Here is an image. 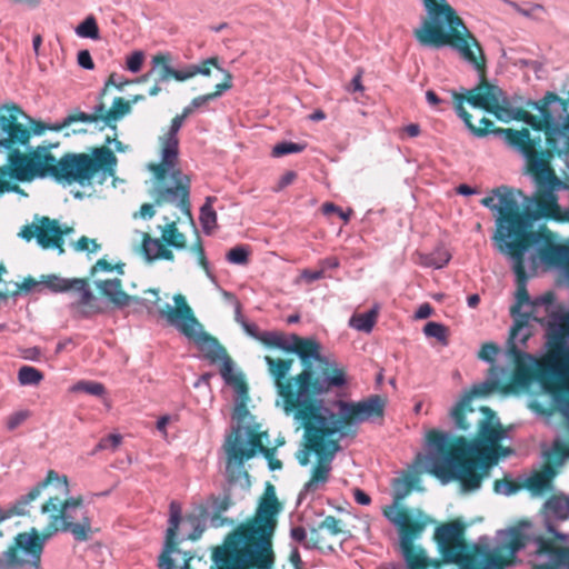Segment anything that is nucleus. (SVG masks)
<instances>
[{
  "instance_id": "nucleus-1",
  "label": "nucleus",
  "mask_w": 569,
  "mask_h": 569,
  "mask_svg": "<svg viewBox=\"0 0 569 569\" xmlns=\"http://www.w3.org/2000/svg\"><path fill=\"white\" fill-rule=\"evenodd\" d=\"M565 110L561 103L552 116L547 113L537 122L542 126L545 147L541 133L532 134L528 128L505 131L513 149L526 158L527 171L537 190L527 197L521 190L500 186L488 197H495V203L500 204L502 190L513 192L520 210L531 214L533 228L539 217L569 222V182L561 181L551 167L555 156L569 154V114H562Z\"/></svg>"
},
{
  "instance_id": "nucleus-2",
  "label": "nucleus",
  "mask_w": 569,
  "mask_h": 569,
  "mask_svg": "<svg viewBox=\"0 0 569 569\" xmlns=\"http://www.w3.org/2000/svg\"><path fill=\"white\" fill-rule=\"evenodd\" d=\"M427 47L453 48L456 52L468 63L472 64L479 73L480 81L477 86L469 89L466 94L452 93L457 116H459L468 130L476 137H485L489 133L500 134L503 137L507 144L513 148L505 132V130L509 128L495 127L492 121L487 117L481 118L480 126H475L472 116L466 111L465 102H468L475 108L486 110L502 122H510L511 119L525 122L532 128V134L542 133L543 126L537 124V122H541V119H543L547 113L552 116L557 109H561V102L552 91L546 92L538 101L530 100L526 102L527 107L538 111L537 116L526 111L525 108L511 107L505 98L502 89L499 86L488 82L487 59L483 53V48L473 32L469 30L462 18H459L458 22L447 28L443 33L439 34L437 40H432Z\"/></svg>"
},
{
  "instance_id": "nucleus-3",
  "label": "nucleus",
  "mask_w": 569,
  "mask_h": 569,
  "mask_svg": "<svg viewBox=\"0 0 569 569\" xmlns=\"http://www.w3.org/2000/svg\"><path fill=\"white\" fill-rule=\"evenodd\" d=\"M286 352L297 353L302 365L301 372L287 378L292 369L293 359H274L266 356L264 362L273 379L283 410L292 415L300 427H323L325 418L320 416L321 400L318 395L342 388L347 382L346 369L336 358L321 353V343L311 338H301L297 333L281 332Z\"/></svg>"
},
{
  "instance_id": "nucleus-4",
  "label": "nucleus",
  "mask_w": 569,
  "mask_h": 569,
  "mask_svg": "<svg viewBox=\"0 0 569 569\" xmlns=\"http://www.w3.org/2000/svg\"><path fill=\"white\" fill-rule=\"evenodd\" d=\"M508 430L479 429L473 439L450 438L437 429L430 430L427 440L436 456L431 459L429 473L441 480H458L468 491L479 489L491 467L512 452L501 445Z\"/></svg>"
},
{
  "instance_id": "nucleus-5",
  "label": "nucleus",
  "mask_w": 569,
  "mask_h": 569,
  "mask_svg": "<svg viewBox=\"0 0 569 569\" xmlns=\"http://www.w3.org/2000/svg\"><path fill=\"white\" fill-rule=\"evenodd\" d=\"M500 203H495V197H483L481 204L496 212V230L492 240L498 250L510 257L517 278V301L510 308L512 317L520 315L523 305L530 301L527 291L528 276L526 273V251L543 240V232L535 231L531 214L521 211L515 193L502 190Z\"/></svg>"
},
{
  "instance_id": "nucleus-6",
  "label": "nucleus",
  "mask_w": 569,
  "mask_h": 569,
  "mask_svg": "<svg viewBox=\"0 0 569 569\" xmlns=\"http://www.w3.org/2000/svg\"><path fill=\"white\" fill-rule=\"evenodd\" d=\"M112 142L107 137L104 146L91 147L89 152H66L57 158L52 149L59 142L43 141L36 147L28 148V157H31L29 170L23 173L22 182H32L36 178L51 177L57 182L91 184L94 177H100V182L113 177L117 172L118 157L110 150Z\"/></svg>"
},
{
  "instance_id": "nucleus-7",
  "label": "nucleus",
  "mask_w": 569,
  "mask_h": 569,
  "mask_svg": "<svg viewBox=\"0 0 569 569\" xmlns=\"http://www.w3.org/2000/svg\"><path fill=\"white\" fill-rule=\"evenodd\" d=\"M283 505L276 495L272 483L264 485V491L258 500L256 512L246 522L240 523L214 550L230 556L242 567L272 569L274 566L273 537L278 515Z\"/></svg>"
},
{
  "instance_id": "nucleus-8",
  "label": "nucleus",
  "mask_w": 569,
  "mask_h": 569,
  "mask_svg": "<svg viewBox=\"0 0 569 569\" xmlns=\"http://www.w3.org/2000/svg\"><path fill=\"white\" fill-rule=\"evenodd\" d=\"M183 122L180 114L172 118L168 129L159 136L160 161L147 167L152 174L153 204H174L192 222L190 178L179 167V129Z\"/></svg>"
},
{
  "instance_id": "nucleus-9",
  "label": "nucleus",
  "mask_w": 569,
  "mask_h": 569,
  "mask_svg": "<svg viewBox=\"0 0 569 569\" xmlns=\"http://www.w3.org/2000/svg\"><path fill=\"white\" fill-rule=\"evenodd\" d=\"M27 114L20 106L6 103L0 106V153L6 162L0 166V194L6 192L23 193L19 184L23 173L29 170L32 157H28L31 131L23 121Z\"/></svg>"
},
{
  "instance_id": "nucleus-10",
  "label": "nucleus",
  "mask_w": 569,
  "mask_h": 569,
  "mask_svg": "<svg viewBox=\"0 0 569 569\" xmlns=\"http://www.w3.org/2000/svg\"><path fill=\"white\" fill-rule=\"evenodd\" d=\"M521 326L522 323L519 322L509 331L507 351L513 362L510 381L501 382L500 379H487L481 382L478 389L473 390L475 392L492 393L493 391H500L508 395L528 388L535 380L539 381L542 388L550 392L568 391L567 381L562 378L561 372L542 373L540 370L542 357L536 359L531 353L517 347L516 339L519 332H521Z\"/></svg>"
},
{
  "instance_id": "nucleus-11",
  "label": "nucleus",
  "mask_w": 569,
  "mask_h": 569,
  "mask_svg": "<svg viewBox=\"0 0 569 569\" xmlns=\"http://www.w3.org/2000/svg\"><path fill=\"white\" fill-rule=\"evenodd\" d=\"M300 448L296 451V459L301 467L310 465L311 457H316L310 478L305 483L301 493L310 495L327 485L332 469V460L340 450L343 438H355L357 429H303Z\"/></svg>"
},
{
  "instance_id": "nucleus-12",
  "label": "nucleus",
  "mask_w": 569,
  "mask_h": 569,
  "mask_svg": "<svg viewBox=\"0 0 569 569\" xmlns=\"http://www.w3.org/2000/svg\"><path fill=\"white\" fill-rule=\"evenodd\" d=\"M200 323L198 322L197 328ZM199 343L200 350L204 353L207 360L211 363L220 362V373L224 381L232 386L233 389L241 397L232 410L231 420L234 427H260V422L248 410V385L240 373L233 372V361L224 347L214 337L209 336L207 332L198 333L192 338Z\"/></svg>"
},
{
  "instance_id": "nucleus-13",
  "label": "nucleus",
  "mask_w": 569,
  "mask_h": 569,
  "mask_svg": "<svg viewBox=\"0 0 569 569\" xmlns=\"http://www.w3.org/2000/svg\"><path fill=\"white\" fill-rule=\"evenodd\" d=\"M40 512L48 516V528L51 537L58 532H70L80 541L88 540L92 533V522L83 508L82 497L49 495L40 506Z\"/></svg>"
},
{
  "instance_id": "nucleus-14",
  "label": "nucleus",
  "mask_w": 569,
  "mask_h": 569,
  "mask_svg": "<svg viewBox=\"0 0 569 569\" xmlns=\"http://www.w3.org/2000/svg\"><path fill=\"white\" fill-rule=\"evenodd\" d=\"M382 513L399 529L400 546L409 569H428L429 567L439 568L442 566V561H431L421 547L415 546V539L421 536L429 519H415L410 509L405 507L387 506Z\"/></svg>"
},
{
  "instance_id": "nucleus-15",
  "label": "nucleus",
  "mask_w": 569,
  "mask_h": 569,
  "mask_svg": "<svg viewBox=\"0 0 569 569\" xmlns=\"http://www.w3.org/2000/svg\"><path fill=\"white\" fill-rule=\"evenodd\" d=\"M465 532L466 527L459 520L437 527L435 539L443 562L455 563L460 569H481L482 547L467 543Z\"/></svg>"
},
{
  "instance_id": "nucleus-16",
  "label": "nucleus",
  "mask_w": 569,
  "mask_h": 569,
  "mask_svg": "<svg viewBox=\"0 0 569 569\" xmlns=\"http://www.w3.org/2000/svg\"><path fill=\"white\" fill-rule=\"evenodd\" d=\"M338 412L333 413L321 400L320 416L325 418L323 427H352L362 422H376L382 419L387 407V398L372 393L359 401L337 400Z\"/></svg>"
},
{
  "instance_id": "nucleus-17",
  "label": "nucleus",
  "mask_w": 569,
  "mask_h": 569,
  "mask_svg": "<svg viewBox=\"0 0 569 569\" xmlns=\"http://www.w3.org/2000/svg\"><path fill=\"white\" fill-rule=\"evenodd\" d=\"M131 300L143 305L150 312H159L160 318L166 319L170 325L176 326L184 337H196L198 320L193 310L188 305L184 295H174L173 307H171L169 302H161L160 292L157 289L144 290L142 298L132 297Z\"/></svg>"
},
{
  "instance_id": "nucleus-18",
  "label": "nucleus",
  "mask_w": 569,
  "mask_h": 569,
  "mask_svg": "<svg viewBox=\"0 0 569 569\" xmlns=\"http://www.w3.org/2000/svg\"><path fill=\"white\" fill-rule=\"evenodd\" d=\"M50 538L48 526L41 532L37 528H31L28 532L18 533L4 552L8 563L12 569L23 567L39 569L44 545Z\"/></svg>"
},
{
  "instance_id": "nucleus-19",
  "label": "nucleus",
  "mask_w": 569,
  "mask_h": 569,
  "mask_svg": "<svg viewBox=\"0 0 569 569\" xmlns=\"http://www.w3.org/2000/svg\"><path fill=\"white\" fill-rule=\"evenodd\" d=\"M427 17L420 28L413 30V36L422 47L437 40L447 28L459 21L457 10L447 0H422Z\"/></svg>"
},
{
  "instance_id": "nucleus-20",
  "label": "nucleus",
  "mask_w": 569,
  "mask_h": 569,
  "mask_svg": "<svg viewBox=\"0 0 569 569\" xmlns=\"http://www.w3.org/2000/svg\"><path fill=\"white\" fill-rule=\"evenodd\" d=\"M569 335V313L560 318L558 329H552L546 342L540 370L542 373L560 372L567 381L569 392V348L566 338Z\"/></svg>"
},
{
  "instance_id": "nucleus-21",
  "label": "nucleus",
  "mask_w": 569,
  "mask_h": 569,
  "mask_svg": "<svg viewBox=\"0 0 569 569\" xmlns=\"http://www.w3.org/2000/svg\"><path fill=\"white\" fill-rule=\"evenodd\" d=\"M481 386H473L461 400L451 409L450 416L456 422V427H503L496 411L488 407H473V397H487L488 393L475 392Z\"/></svg>"
},
{
  "instance_id": "nucleus-22",
  "label": "nucleus",
  "mask_w": 569,
  "mask_h": 569,
  "mask_svg": "<svg viewBox=\"0 0 569 569\" xmlns=\"http://www.w3.org/2000/svg\"><path fill=\"white\" fill-rule=\"evenodd\" d=\"M170 53H158L152 56L151 64L153 69L158 68V81H169L176 79L186 81L197 76H211L212 68L221 69L218 57H210L197 64H189L183 69H174L170 66Z\"/></svg>"
},
{
  "instance_id": "nucleus-23",
  "label": "nucleus",
  "mask_w": 569,
  "mask_h": 569,
  "mask_svg": "<svg viewBox=\"0 0 569 569\" xmlns=\"http://www.w3.org/2000/svg\"><path fill=\"white\" fill-rule=\"evenodd\" d=\"M36 222L24 224L19 236L24 241L36 239L43 250H57L59 254L66 252V240L61 239L60 223L58 220L50 219L49 216H36Z\"/></svg>"
},
{
  "instance_id": "nucleus-24",
  "label": "nucleus",
  "mask_w": 569,
  "mask_h": 569,
  "mask_svg": "<svg viewBox=\"0 0 569 569\" xmlns=\"http://www.w3.org/2000/svg\"><path fill=\"white\" fill-rule=\"evenodd\" d=\"M561 460L551 445L542 452V466L523 480V488L533 496L552 490L553 479L561 471Z\"/></svg>"
},
{
  "instance_id": "nucleus-25",
  "label": "nucleus",
  "mask_w": 569,
  "mask_h": 569,
  "mask_svg": "<svg viewBox=\"0 0 569 569\" xmlns=\"http://www.w3.org/2000/svg\"><path fill=\"white\" fill-rule=\"evenodd\" d=\"M525 547L526 536L518 528L511 529L507 542L491 551H486L482 547L481 569H505L515 565L518 550Z\"/></svg>"
},
{
  "instance_id": "nucleus-26",
  "label": "nucleus",
  "mask_w": 569,
  "mask_h": 569,
  "mask_svg": "<svg viewBox=\"0 0 569 569\" xmlns=\"http://www.w3.org/2000/svg\"><path fill=\"white\" fill-rule=\"evenodd\" d=\"M131 112V102L127 101L123 97L113 99L109 109L106 108L103 102H100L93 108L92 113L78 112L69 114L63 126H70L74 122L96 123L102 121L106 126L116 129V123L122 117Z\"/></svg>"
},
{
  "instance_id": "nucleus-27",
  "label": "nucleus",
  "mask_w": 569,
  "mask_h": 569,
  "mask_svg": "<svg viewBox=\"0 0 569 569\" xmlns=\"http://www.w3.org/2000/svg\"><path fill=\"white\" fill-rule=\"evenodd\" d=\"M49 486H54L59 493L62 496L69 495V483L68 478L66 476H59L58 471L50 469L44 479L40 480L38 485L31 488L19 499L13 502L9 509H7V513L11 516H27L30 515V509L34 500L39 499L44 491V489L49 488Z\"/></svg>"
},
{
  "instance_id": "nucleus-28",
  "label": "nucleus",
  "mask_w": 569,
  "mask_h": 569,
  "mask_svg": "<svg viewBox=\"0 0 569 569\" xmlns=\"http://www.w3.org/2000/svg\"><path fill=\"white\" fill-rule=\"evenodd\" d=\"M533 541L537 545L536 559L531 562L533 569L569 568L568 547L557 543L555 538L543 536L535 537Z\"/></svg>"
},
{
  "instance_id": "nucleus-29",
  "label": "nucleus",
  "mask_w": 569,
  "mask_h": 569,
  "mask_svg": "<svg viewBox=\"0 0 569 569\" xmlns=\"http://www.w3.org/2000/svg\"><path fill=\"white\" fill-rule=\"evenodd\" d=\"M254 435L247 442L240 435L241 429H232L228 436L224 449L228 457V467L231 465L242 466L246 460L252 458L258 448H261V440L257 431L260 429H247ZM263 433H260L262 436Z\"/></svg>"
},
{
  "instance_id": "nucleus-30",
  "label": "nucleus",
  "mask_w": 569,
  "mask_h": 569,
  "mask_svg": "<svg viewBox=\"0 0 569 569\" xmlns=\"http://www.w3.org/2000/svg\"><path fill=\"white\" fill-rule=\"evenodd\" d=\"M74 299L70 303L71 308L78 311L82 317H91L93 313L101 312L94 293L90 288V282L86 278L71 279L70 290Z\"/></svg>"
},
{
  "instance_id": "nucleus-31",
  "label": "nucleus",
  "mask_w": 569,
  "mask_h": 569,
  "mask_svg": "<svg viewBox=\"0 0 569 569\" xmlns=\"http://www.w3.org/2000/svg\"><path fill=\"white\" fill-rule=\"evenodd\" d=\"M538 231L543 233L542 240L538 243H542L538 251L540 259L555 264H563L569 277V246L553 243L552 233L547 229Z\"/></svg>"
},
{
  "instance_id": "nucleus-32",
  "label": "nucleus",
  "mask_w": 569,
  "mask_h": 569,
  "mask_svg": "<svg viewBox=\"0 0 569 569\" xmlns=\"http://www.w3.org/2000/svg\"><path fill=\"white\" fill-rule=\"evenodd\" d=\"M179 521H180V509L177 507L174 502L170 505V516H169V528L167 529L166 535V548L159 558V567L160 569H173L174 561L170 557V553L174 552L178 547L177 536L179 532Z\"/></svg>"
},
{
  "instance_id": "nucleus-33",
  "label": "nucleus",
  "mask_w": 569,
  "mask_h": 569,
  "mask_svg": "<svg viewBox=\"0 0 569 569\" xmlns=\"http://www.w3.org/2000/svg\"><path fill=\"white\" fill-rule=\"evenodd\" d=\"M322 530H326L331 536L341 535L343 533L342 520L335 516L325 517L318 527L310 529L307 548L331 549V546H329L326 538L322 536Z\"/></svg>"
},
{
  "instance_id": "nucleus-34",
  "label": "nucleus",
  "mask_w": 569,
  "mask_h": 569,
  "mask_svg": "<svg viewBox=\"0 0 569 569\" xmlns=\"http://www.w3.org/2000/svg\"><path fill=\"white\" fill-rule=\"evenodd\" d=\"M97 288L108 300L118 308L128 306L132 297L122 289V282L120 279L101 280L97 282Z\"/></svg>"
},
{
  "instance_id": "nucleus-35",
  "label": "nucleus",
  "mask_w": 569,
  "mask_h": 569,
  "mask_svg": "<svg viewBox=\"0 0 569 569\" xmlns=\"http://www.w3.org/2000/svg\"><path fill=\"white\" fill-rule=\"evenodd\" d=\"M546 515L557 520L569 519V498L563 495H553L543 505Z\"/></svg>"
},
{
  "instance_id": "nucleus-36",
  "label": "nucleus",
  "mask_w": 569,
  "mask_h": 569,
  "mask_svg": "<svg viewBox=\"0 0 569 569\" xmlns=\"http://www.w3.org/2000/svg\"><path fill=\"white\" fill-rule=\"evenodd\" d=\"M220 71L223 74V79L221 83H218L214 86V91L201 96H197L192 99V107L196 109L204 107V104L209 103L210 101H213V99L220 97L226 92V90L231 89L232 87V74L229 71H226V69H220Z\"/></svg>"
},
{
  "instance_id": "nucleus-37",
  "label": "nucleus",
  "mask_w": 569,
  "mask_h": 569,
  "mask_svg": "<svg viewBox=\"0 0 569 569\" xmlns=\"http://www.w3.org/2000/svg\"><path fill=\"white\" fill-rule=\"evenodd\" d=\"M247 333L267 348L288 349L281 340V331H259L257 325H246Z\"/></svg>"
},
{
  "instance_id": "nucleus-38",
  "label": "nucleus",
  "mask_w": 569,
  "mask_h": 569,
  "mask_svg": "<svg viewBox=\"0 0 569 569\" xmlns=\"http://www.w3.org/2000/svg\"><path fill=\"white\" fill-rule=\"evenodd\" d=\"M178 221L179 219L168 221L167 224L162 227L161 240L174 249H186L187 238L184 233L180 232Z\"/></svg>"
},
{
  "instance_id": "nucleus-39",
  "label": "nucleus",
  "mask_w": 569,
  "mask_h": 569,
  "mask_svg": "<svg viewBox=\"0 0 569 569\" xmlns=\"http://www.w3.org/2000/svg\"><path fill=\"white\" fill-rule=\"evenodd\" d=\"M420 480L421 478L418 471H408L402 478H397L393 485L396 489V501H400L409 496L411 491L418 487Z\"/></svg>"
},
{
  "instance_id": "nucleus-40",
  "label": "nucleus",
  "mask_w": 569,
  "mask_h": 569,
  "mask_svg": "<svg viewBox=\"0 0 569 569\" xmlns=\"http://www.w3.org/2000/svg\"><path fill=\"white\" fill-rule=\"evenodd\" d=\"M378 318L379 308L375 307L363 313H353L349 321V325L351 328L356 330L370 332L373 329L376 322L378 321Z\"/></svg>"
},
{
  "instance_id": "nucleus-41",
  "label": "nucleus",
  "mask_w": 569,
  "mask_h": 569,
  "mask_svg": "<svg viewBox=\"0 0 569 569\" xmlns=\"http://www.w3.org/2000/svg\"><path fill=\"white\" fill-rule=\"evenodd\" d=\"M451 254L443 246H438L429 253H420V263L426 268L441 269L448 264Z\"/></svg>"
},
{
  "instance_id": "nucleus-42",
  "label": "nucleus",
  "mask_w": 569,
  "mask_h": 569,
  "mask_svg": "<svg viewBox=\"0 0 569 569\" xmlns=\"http://www.w3.org/2000/svg\"><path fill=\"white\" fill-rule=\"evenodd\" d=\"M216 201L214 196L206 197L204 204L200 209L199 221L202 226L203 232L210 234L217 227V213L213 209Z\"/></svg>"
},
{
  "instance_id": "nucleus-43",
  "label": "nucleus",
  "mask_w": 569,
  "mask_h": 569,
  "mask_svg": "<svg viewBox=\"0 0 569 569\" xmlns=\"http://www.w3.org/2000/svg\"><path fill=\"white\" fill-rule=\"evenodd\" d=\"M499 351H500V348L498 347V345L492 341H489V342H483L482 348L478 352L479 359L491 362V365H492L489 369V372L491 376L490 379H499L498 378L499 375L505 371L502 368H499V367L495 366V363H493Z\"/></svg>"
},
{
  "instance_id": "nucleus-44",
  "label": "nucleus",
  "mask_w": 569,
  "mask_h": 569,
  "mask_svg": "<svg viewBox=\"0 0 569 569\" xmlns=\"http://www.w3.org/2000/svg\"><path fill=\"white\" fill-rule=\"evenodd\" d=\"M521 489H523V482H517L510 476L496 479L493 482V491L497 495L513 496Z\"/></svg>"
},
{
  "instance_id": "nucleus-45",
  "label": "nucleus",
  "mask_w": 569,
  "mask_h": 569,
  "mask_svg": "<svg viewBox=\"0 0 569 569\" xmlns=\"http://www.w3.org/2000/svg\"><path fill=\"white\" fill-rule=\"evenodd\" d=\"M68 119V116L63 118L61 122L54 123V124H47L38 120H33L32 117L27 116V118H22V121L29 127L31 131V138L33 134H42L46 132V130H54L56 132H59V130L64 129L67 126H62L66 123Z\"/></svg>"
},
{
  "instance_id": "nucleus-46",
  "label": "nucleus",
  "mask_w": 569,
  "mask_h": 569,
  "mask_svg": "<svg viewBox=\"0 0 569 569\" xmlns=\"http://www.w3.org/2000/svg\"><path fill=\"white\" fill-rule=\"evenodd\" d=\"M40 283L53 292H67L70 290L71 279L61 278L56 273L42 274Z\"/></svg>"
},
{
  "instance_id": "nucleus-47",
  "label": "nucleus",
  "mask_w": 569,
  "mask_h": 569,
  "mask_svg": "<svg viewBox=\"0 0 569 569\" xmlns=\"http://www.w3.org/2000/svg\"><path fill=\"white\" fill-rule=\"evenodd\" d=\"M74 31L76 34L81 38H100V29L97 23V19L93 16L86 17L83 22L76 27Z\"/></svg>"
},
{
  "instance_id": "nucleus-48",
  "label": "nucleus",
  "mask_w": 569,
  "mask_h": 569,
  "mask_svg": "<svg viewBox=\"0 0 569 569\" xmlns=\"http://www.w3.org/2000/svg\"><path fill=\"white\" fill-rule=\"evenodd\" d=\"M18 379L22 386H38L43 379V373L37 368L23 366L19 369Z\"/></svg>"
},
{
  "instance_id": "nucleus-49",
  "label": "nucleus",
  "mask_w": 569,
  "mask_h": 569,
  "mask_svg": "<svg viewBox=\"0 0 569 569\" xmlns=\"http://www.w3.org/2000/svg\"><path fill=\"white\" fill-rule=\"evenodd\" d=\"M423 332L427 337L436 338L443 345L448 343V329L442 323L429 321L425 325Z\"/></svg>"
},
{
  "instance_id": "nucleus-50",
  "label": "nucleus",
  "mask_w": 569,
  "mask_h": 569,
  "mask_svg": "<svg viewBox=\"0 0 569 569\" xmlns=\"http://www.w3.org/2000/svg\"><path fill=\"white\" fill-rule=\"evenodd\" d=\"M250 252L247 244H238L227 252L226 259L231 263L244 266L249 262Z\"/></svg>"
},
{
  "instance_id": "nucleus-51",
  "label": "nucleus",
  "mask_w": 569,
  "mask_h": 569,
  "mask_svg": "<svg viewBox=\"0 0 569 569\" xmlns=\"http://www.w3.org/2000/svg\"><path fill=\"white\" fill-rule=\"evenodd\" d=\"M566 432L561 437H557L551 441L552 447L555 448L561 466L569 460V429H565Z\"/></svg>"
},
{
  "instance_id": "nucleus-52",
  "label": "nucleus",
  "mask_w": 569,
  "mask_h": 569,
  "mask_svg": "<svg viewBox=\"0 0 569 569\" xmlns=\"http://www.w3.org/2000/svg\"><path fill=\"white\" fill-rule=\"evenodd\" d=\"M161 244V239H152L148 232L142 234L141 251L147 260H158V246Z\"/></svg>"
},
{
  "instance_id": "nucleus-53",
  "label": "nucleus",
  "mask_w": 569,
  "mask_h": 569,
  "mask_svg": "<svg viewBox=\"0 0 569 569\" xmlns=\"http://www.w3.org/2000/svg\"><path fill=\"white\" fill-rule=\"evenodd\" d=\"M38 283H40V281H37L36 279L32 278V276H29L28 278L23 279L21 283H14L13 290L0 291V302L6 301L8 298H10V296L18 295L22 291H30Z\"/></svg>"
},
{
  "instance_id": "nucleus-54",
  "label": "nucleus",
  "mask_w": 569,
  "mask_h": 569,
  "mask_svg": "<svg viewBox=\"0 0 569 569\" xmlns=\"http://www.w3.org/2000/svg\"><path fill=\"white\" fill-rule=\"evenodd\" d=\"M212 559H213V565H216L218 567V569H257L254 567L253 568L242 567V566L236 563L234 560L231 559L230 556H228L223 552L214 551V549H213Z\"/></svg>"
},
{
  "instance_id": "nucleus-55",
  "label": "nucleus",
  "mask_w": 569,
  "mask_h": 569,
  "mask_svg": "<svg viewBox=\"0 0 569 569\" xmlns=\"http://www.w3.org/2000/svg\"><path fill=\"white\" fill-rule=\"evenodd\" d=\"M73 391H81L87 392L91 395H96L97 397H101V395L104 392V387L101 385V382L98 381H79L77 382L73 388Z\"/></svg>"
},
{
  "instance_id": "nucleus-56",
  "label": "nucleus",
  "mask_w": 569,
  "mask_h": 569,
  "mask_svg": "<svg viewBox=\"0 0 569 569\" xmlns=\"http://www.w3.org/2000/svg\"><path fill=\"white\" fill-rule=\"evenodd\" d=\"M305 149L303 144L295 142H281L273 146L272 156L282 157L290 153H300Z\"/></svg>"
},
{
  "instance_id": "nucleus-57",
  "label": "nucleus",
  "mask_w": 569,
  "mask_h": 569,
  "mask_svg": "<svg viewBox=\"0 0 569 569\" xmlns=\"http://www.w3.org/2000/svg\"><path fill=\"white\" fill-rule=\"evenodd\" d=\"M133 83L132 80H128L122 76H119L117 73L109 74L100 96H106L110 89V87H116L119 90H122L126 86Z\"/></svg>"
},
{
  "instance_id": "nucleus-58",
  "label": "nucleus",
  "mask_w": 569,
  "mask_h": 569,
  "mask_svg": "<svg viewBox=\"0 0 569 569\" xmlns=\"http://www.w3.org/2000/svg\"><path fill=\"white\" fill-rule=\"evenodd\" d=\"M101 249V244L94 239H89L87 236H81L76 242H73V250L78 252H97Z\"/></svg>"
},
{
  "instance_id": "nucleus-59",
  "label": "nucleus",
  "mask_w": 569,
  "mask_h": 569,
  "mask_svg": "<svg viewBox=\"0 0 569 569\" xmlns=\"http://www.w3.org/2000/svg\"><path fill=\"white\" fill-rule=\"evenodd\" d=\"M190 251L193 252V254L196 256L197 261L201 266V268L206 272H209V262L206 258L204 246L198 234L196 237L194 243L190 248Z\"/></svg>"
},
{
  "instance_id": "nucleus-60",
  "label": "nucleus",
  "mask_w": 569,
  "mask_h": 569,
  "mask_svg": "<svg viewBox=\"0 0 569 569\" xmlns=\"http://www.w3.org/2000/svg\"><path fill=\"white\" fill-rule=\"evenodd\" d=\"M124 266L123 262H118L116 264H112L106 259H100L96 262V264L91 269V274L96 273L97 271H106L110 272L113 270H117L118 273L122 274L124 272Z\"/></svg>"
},
{
  "instance_id": "nucleus-61",
  "label": "nucleus",
  "mask_w": 569,
  "mask_h": 569,
  "mask_svg": "<svg viewBox=\"0 0 569 569\" xmlns=\"http://www.w3.org/2000/svg\"><path fill=\"white\" fill-rule=\"evenodd\" d=\"M122 441V436L119 433H110L108 437L101 438L97 445V449L99 450H116L119 448Z\"/></svg>"
},
{
  "instance_id": "nucleus-62",
  "label": "nucleus",
  "mask_w": 569,
  "mask_h": 569,
  "mask_svg": "<svg viewBox=\"0 0 569 569\" xmlns=\"http://www.w3.org/2000/svg\"><path fill=\"white\" fill-rule=\"evenodd\" d=\"M528 320H529L528 313H523L520 319H516V321H515L513 326H517V323H519V322L522 323L521 332H519L516 338L517 346H518V343L526 345L527 340L531 337V331L529 329H527Z\"/></svg>"
},
{
  "instance_id": "nucleus-63",
  "label": "nucleus",
  "mask_w": 569,
  "mask_h": 569,
  "mask_svg": "<svg viewBox=\"0 0 569 569\" xmlns=\"http://www.w3.org/2000/svg\"><path fill=\"white\" fill-rule=\"evenodd\" d=\"M143 60H144V54L140 51H136L134 53H132L131 56H129L127 58V68L131 71V72H139L142 64H143Z\"/></svg>"
},
{
  "instance_id": "nucleus-64",
  "label": "nucleus",
  "mask_w": 569,
  "mask_h": 569,
  "mask_svg": "<svg viewBox=\"0 0 569 569\" xmlns=\"http://www.w3.org/2000/svg\"><path fill=\"white\" fill-rule=\"evenodd\" d=\"M212 500H213V509H214L216 517L221 516L231 506V498L229 496H224L222 498L212 497Z\"/></svg>"
}]
</instances>
